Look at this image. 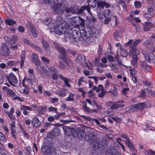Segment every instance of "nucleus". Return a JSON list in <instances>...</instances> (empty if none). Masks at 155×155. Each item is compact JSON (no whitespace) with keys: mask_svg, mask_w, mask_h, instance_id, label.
I'll use <instances>...</instances> for the list:
<instances>
[{"mask_svg":"<svg viewBox=\"0 0 155 155\" xmlns=\"http://www.w3.org/2000/svg\"><path fill=\"white\" fill-rule=\"evenodd\" d=\"M53 3L54 5L51 8L55 14H60L65 10L66 11L67 5L66 1H62L58 3V0H55Z\"/></svg>","mask_w":155,"mask_h":155,"instance_id":"f257e3e1","label":"nucleus"},{"mask_svg":"<svg viewBox=\"0 0 155 155\" xmlns=\"http://www.w3.org/2000/svg\"><path fill=\"white\" fill-rule=\"evenodd\" d=\"M73 32V35L72 34V30L68 28L65 29V31L64 33L65 39L66 41H69L71 43H74L75 41H77L79 40V38L78 36V34L77 32Z\"/></svg>","mask_w":155,"mask_h":155,"instance_id":"f03ea898","label":"nucleus"},{"mask_svg":"<svg viewBox=\"0 0 155 155\" xmlns=\"http://www.w3.org/2000/svg\"><path fill=\"white\" fill-rule=\"evenodd\" d=\"M41 150L43 153L42 155H58L56 153L55 148L51 145L43 146Z\"/></svg>","mask_w":155,"mask_h":155,"instance_id":"7ed1b4c3","label":"nucleus"},{"mask_svg":"<svg viewBox=\"0 0 155 155\" xmlns=\"http://www.w3.org/2000/svg\"><path fill=\"white\" fill-rule=\"evenodd\" d=\"M142 41V40L141 39H137L136 40L134 43L131 44L133 42V40L132 39H130L127 42L124 44V45L125 46L128 47L130 45V49L129 51V52L130 53H132V54L134 52L139 51L137 49L136 46Z\"/></svg>","mask_w":155,"mask_h":155,"instance_id":"20e7f679","label":"nucleus"},{"mask_svg":"<svg viewBox=\"0 0 155 155\" xmlns=\"http://www.w3.org/2000/svg\"><path fill=\"white\" fill-rule=\"evenodd\" d=\"M53 45L55 49L60 52V57L63 60V61L66 63L67 56L66 54V51L64 48L57 42H54Z\"/></svg>","mask_w":155,"mask_h":155,"instance_id":"39448f33","label":"nucleus"},{"mask_svg":"<svg viewBox=\"0 0 155 155\" xmlns=\"http://www.w3.org/2000/svg\"><path fill=\"white\" fill-rule=\"evenodd\" d=\"M0 51L1 54L4 56H8L10 52L8 47L4 43L2 44Z\"/></svg>","mask_w":155,"mask_h":155,"instance_id":"423d86ee","label":"nucleus"},{"mask_svg":"<svg viewBox=\"0 0 155 155\" xmlns=\"http://www.w3.org/2000/svg\"><path fill=\"white\" fill-rule=\"evenodd\" d=\"M7 79L8 82L12 86H15L14 84H17L18 81L16 76L13 74H10L7 77Z\"/></svg>","mask_w":155,"mask_h":155,"instance_id":"0eeeda50","label":"nucleus"},{"mask_svg":"<svg viewBox=\"0 0 155 155\" xmlns=\"http://www.w3.org/2000/svg\"><path fill=\"white\" fill-rule=\"evenodd\" d=\"M31 61L35 64L37 68H39L40 66V63L38 56L34 53H33L31 55Z\"/></svg>","mask_w":155,"mask_h":155,"instance_id":"6e6552de","label":"nucleus"},{"mask_svg":"<svg viewBox=\"0 0 155 155\" xmlns=\"http://www.w3.org/2000/svg\"><path fill=\"white\" fill-rule=\"evenodd\" d=\"M79 133L82 137H83L85 136L84 138L87 141L90 140L92 136L91 134L88 132L86 134L85 130L83 129H81L80 130Z\"/></svg>","mask_w":155,"mask_h":155,"instance_id":"1a4fd4ad","label":"nucleus"},{"mask_svg":"<svg viewBox=\"0 0 155 155\" xmlns=\"http://www.w3.org/2000/svg\"><path fill=\"white\" fill-rule=\"evenodd\" d=\"M134 54L132 56V59L131 61L132 64L134 66V67H136L137 66V61L138 60L137 56L139 54V51L134 52Z\"/></svg>","mask_w":155,"mask_h":155,"instance_id":"9d476101","label":"nucleus"},{"mask_svg":"<svg viewBox=\"0 0 155 155\" xmlns=\"http://www.w3.org/2000/svg\"><path fill=\"white\" fill-rule=\"evenodd\" d=\"M107 15L109 16H111L112 14L110 12L109 9H107L104 11V14L101 12H98L97 13V15L99 18L100 19H103L107 16Z\"/></svg>","mask_w":155,"mask_h":155,"instance_id":"9b49d317","label":"nucleus"},{"mask_svg":"<svg viewBox=\"0 0 155 155\" xmlns=\"http://www.w3.org/2000/svg\"><path fill=\"white\" fill-rule=\"evenodd\" d=\"M124 102L123 101H119L116 102L115 103H114L113 105L111 106L110 108L111 109H117L119 108L123 107L124 106V104H123Z\"/></svg>","mask_w":155,"mask_h":155,"instance_id":"f8f14e48","label":"nucleus"},{"mask_svg":"<svg viewBox=\"0 0 155 155\" xmlns=\"http://www.w3.org/2000/svg\"><path fill=\"white\" fill-rule=\"evenodd\" d=\"M65 29L63 28L62 25H59L55 27L54 31L57 34L60 35L64 33Z\"/></svg>","mask_w":155,"mask_h":155,"instance_id":"ddd939ff","label":"nucleus"},{"mask_svg":"<svg viewBox=\"0 0 155 155\" xmlns=\"http://www.w3.org/2000/svg\"><path fill=\"white\" fill-rule=\"evenodd\" d=\"M42 44L45 53L47 55L49 54L51 52V49L49 45L47 42L44 40H43L42 41Z\"/></svg>","mask_w":155,"mask_h":155,"instance_id":"4468645a","label":"nucleus"},{"mask_svg":"<svg viewBox=\"0 0 155 155\" xmlns=\"http://www.w3.org/2000/svg\"><path fill=\"white\" fill-rule=\"evenodd\" d=\"M89 35L88 37L90 38H97L99 37L98 32L96 30V29L93 28L89 32Z\"/></svg>","mask_w":155,"mask_h":155,"instance_id":"2eb2a0df","label":"nucleus"},{"mask_svg":"<svg viewBox=\"0 0 155 155\" xmlns=\"http://www.w3.org/2000/svg\"><path fill=\"white\" fill-rule=\"evenodd\" d=\"M78 8V6L74 5L70 8H66V13H76Z\"/></svg>","mask_w":155,"mask_h":155,"instance_id":"dca6fc26","label":"nucleus"},{"mask_svg":"<svg viewBox=\"0 0 155 155\" xmlns=\"http://www.w3.org/2000/svg\"><path fill=\"white\" fill-rule=\"evenodd\" d=\"M43 22L49 27H51V28L54 27V20L50 18L45 19L43 21Z\"/></svg>","mask_w":155,"mask_h":155,"instance_id":"f3484780","label":"nucleus"},{"mask_svg":"<svg viewBox=\"0 0 155 155\" xmlns=\"http://www.w3.org/2000/svg\"><path fill=\"white\" fill-rule=\"evenodd\" d=\"M98 6L99 8L103 9L104 7L106 8H108L110 7V4L105 1H101L97 3Z\"/></svg>","mask_w":155,"mask_h":155,"instance_id":"a211bd4d","label":"nucleus"},{"mask_svg":"<svg viewBox=\"0 0 155 155\" xmlns=\"http://www.w3.org/2000/svg\"><path fill=\"white\" fill-rule=\"evenodd\" d=\"M68 92V91L67 90L62 88L58 91H57L56 93L59 96L62 97H64L66 95Z\"/></svg>","mask_w":155,"mask_h":155,"instance_id":"6ab92c4d","label":"nucleus"},{"mask_svg":"<svg viewBox=\"0 0 155 155\" xmlns=\"http://www.w3.org/2000/svg\"><path fill=\"white\" fill-rule=\"evenodd\" d=\"M91 7V6L89 5L82 6L79 10H78L77 13H78V14H81L85 10H87L88 12H90Z\"/></svg>","mask_w":155,"mask_h":155,"instance_id":"aec40b11","label":"nucleus"},{"mask_svg":"<svg viewBox=\"0 0 155 155\" xmlns=\"http://www.w3.org/2000/svg\"><path fill=\"white\" fill-rule=\"evenodd\" d=\"M76 62L83 64L85 61V57L83 55H79L76 59Z\"/></svg>","mask_w":155,"mask_h":155,"instance_id":"412c9836","label":"nucleus"},{"mask_svg":"<svg viewBox=\"0 0 155 155\" xmlns=\"http://www.w3.org/2000/svg\"><path fill=\"white\" fill-rule=\"evenodd\" d=\"M20 109L21 110H24L23 111V114L25 115L28 114V112L27 110H31L32 109L31 107H28L23 105H21Z\"/></svg>","mask_w":155,"mask_h":155,"instance_id":"4be33fe9","label":"nucleus"},{"mask_svg":"<svg viewBox=\"0 0 155 155\" xmlns=\"http://www.w3.org/2000/svg\"><path fill=\"white\" fill-rule=\"evenodd\" d=\"M32 125L35 127H37L41 125V121L37 117H35L31 121Z\"/></svg>","mask_w":155,"mask_h":155,"instance_id":"5701e85b","label":"nucleus"},{"mask_svg":"<svg viewBox=\"0 0 155 155\" xmlns=\"http://www.w3.org/2000/svg\"><path fill=\"white\" fill-rule=\"evenodd\" d=\"M30 29L31 33L34 37L37 38L38 36V30L33 25H30Z\"/></svg>","mask_w":155,"mask_h":155,"instance_id":"b1692460","label":"nucleus"},{"mask_svg":"<svg viewBox=\"0 0 155 155\" xmlns=\"http://www.w3.org/2000/svg\"><path fill=\"white\" fill-rule=\"evenodd\" d=\"M134 106L135 111L143 109L145 107V104L143 103H139L134 105Z\"/></svg>","mask_w":155,"mask_h":155,"instance_id":"393cba45","label":"nucleus"},{"mask_svg":"<svg viewBox=\"0 0 155 155\" xmlns=\"http://www.w3.org/2000/svg\"><path fill=\"white\" fill-rule=\"evenodd\" d=\"M59 78L63 80L65 84L68 87H70L71 86L69 84V81H71V80L69 79H68L67 78L64 77L61 75H59Z\"/></svg>","mask_w":155,"mask_h":155,"instance_id":"a878e982","label":"nucleus"},{"mask_svg":"<svg viewBox=\"0 0 155 155\" xmlns=\"http://www.w3.org/2000/svg\"><path fill=\"white\" fill-rule=\"evenodd\" d=\"M18 40V36L15 35H14L12 36L10 40H9L10 41L8 42V44L10 45H12L14 44Z\"/></svg>","mask_w":155,"mask_h":155,"instance_id":"bb28decb","label":"nucleus"},{"mask_svg":"<svg viewBox=\"0 0 155 155\" xmlns=\"http://www.w3.org/2000/svg\"><path fill=\"white\" fill-rule=\"evenodd\" d=\"M29 45L37 51H39L40 53H42L43 51L41 48L39 47L31 42L29 43Z\"/></svg>","mask_w":155,"mask_h":155,"instance_id":"cd10ccee","label":"nucleus"},{"mask_svg":"<svg viewBox=\"0 0 155 155\" xmlns=\"http://www.w3.org/2000/svg\"><path fill=\"white\" fill-rule=\"evenodd\" d=\"M46 111V107L40 106L38 109L37 112L38 114L41 115L43 114Z\"/></svg>","mask_w":155,"mask_h":155,"instance_id":"c85d7f7f","label":"nucleus"},{"mask_svg":"<svg viewBox=\"0 0 155 155\" xmlns=\"http://www.w3.org/2000/svg\"><path fill=\"white\" fill-rule=\"evenodd\" d=\"M56 20L57 23L60 24V25L63 24L65 23V21L63 20L61 16H58L57 17Z\"/></svg>","mask_w":155,"mask_h":155,"instance_id":"c756f323","label":"nucleus"},{"mask_svg":"<svg viewBox=\"0 0 155 155\" xmlns=\"http://www.w3.org/2000/svg\"><path fill=\"white\" fill-rule=\"evenodd\" d=\"M21 66L22 67L23 66L25 58V53L24 51H22L21 54Z\"/></svg>","mask_w":155,"mask_h":155,"instance_id":"7c9ffc66","label":"nucleus"},{"mask_svg":"<svg viewBox=\"0 0 155 155\" xmlns=\"http://www.w3.org/2000/svg\"><path fill=\"white\" fill-rule=\"evenodd\" d=\"M69 96L66 98V100L67 101H73L74 100V97L75 95L71 92L69 93Z\"/></svg>","mask_w":155,"mask_h":155,"instance_id":"2f4dec72","label":"nucleus"},{"mask_svg":"<svg viewBox=\"0 0 155 155\" xmlns=\"http://www.w3.org/2000/svg\"><path fill=\"white\" fill-rule=\"evenodd\" d=\"M149 61H148L149 63H152L155 64V56L153 53H150L149 54Z\"/></svg>","mask_w":155,"mask_h":155,"instance_id":"473e14b6","label":"nucleus"},{"mask_svg":"<svg viewBox=\"0 0 155 155\" xmlns=\"http://www.w3.org/2000/svg\"><path fill=\"white\" fill-rule=\"evenodd\" d=\"M5 22L7 25H14L16 23L15 21L10 19H6Z\"/></svg>","mask_w":155,"mask_h":155,"instance_id":"72a5a7b5","label":"nucleus"},{"mask_svg":"<svg viewBox=\"0 0 155 155\" xmlns=\"http://www.w3.org/2000/svg\"><path fill=\"white\" fill-rule=\"evenodd\" d=\"M126 112L129 113L135 111L134 105L127 107L126 108Z\"/></svg>","mask_w":155,"mask_h":155,"instance_id":"f704fd0d","label":"nucleus"},{"mask_svg":"<svg viewBox=\"0 0 155 155\" xmlns=\"http://www.w3.org/2000/svg\"><path fill=\"white\" fill-rule=\"evenodd\" d=\"M52 131L55 137L59 135L60 133V129L58 128H55Z\"/></svg>","mask_w":155,"mask_h":155,"instance_id":"c9c22d12","label":"nucleus"},{"mask_svg":"<svg viewBox=\"0 0 155 155\" xmlns=\"http://www.w3.org/2000/svg\"><path fill=\"white\" fill-rule=\"evenodd\" d=\"M14 109L13 108H11L10 111L8 112V116L11 119H14L15 118V117L14 116H13L12 115L14 113Z\"/></svg>","mask_w":155,"mask_h":155,"instance_id":"e433bc0d","label":"nucleus"},{"mask_svg":"<svg viewBox=\"0 0 155 155\" xmlns=\"http://www.w3.org/2000/svg\"><path fill=\"white\" fill-rule=\"evenodd\" d=\"M111 16H109L107 15V16L105 17V19H104V23L105 24H108L111 21V18L110 17Z\"/></svg>","mask_w":155,"mask_h":155,"instance_id":"4c0bfd02","label":"nucleus"},{"mask_svg":"<svg viewBox=\"0 0 155 155\" xmlns=\"http://www.w3.org/2000/svg\"><path fill=\"white\" fill-rule=\"evenodd\" d=\"M125 143L126 144L127 146L129 148L131 149H134V147L133 145L130 142V139L128 140V141H125Z\"/></svg>","mask_w":155,"mask_h":155,"instance_id":"58836bf2","label":"nucleus"},{"mask_svg":"<svg viewBox=\"0 0 155 155\" xmlns=\"http://www.w3.org/2000/svg\"><path fill=\"white\" fill-rule=\"evenodd\" d=\"M7 93L8 95L11 97H13L15 95V93L12 90L10 89L8 90Z\"/></svg>","mask_w":155,"mask_h":155,"instance_id":"ea45409f","label":"nucleus"},{"mask_svg":"<svg viewBox=\"0 0 155 155\" xmlns=\"http://www.w3.org/2000/svg\"><path fill=\"white\" fill-rule=\"evenodd\" d=\"M76 19L78 21V19H79V21H81L80 23V25L82 27H84V26L85 21L84 19L81 18V17H79L76 18Z\"/></svg>","mask_w":155,"mask_h":155,"instance_id":"a19ab883","label":"nucleus"},{"mask_svg":"<svg viewBox=\"0 0 155 155\" xmlns=\"http://www.w3.org/2000/svg\"><path fill=\"white\" fill-rule=\"evenodd\" d=\"M21 132L23 134V136L27 138H29V135L27 132H26L22 127H21Z\"/></svg>","mask_w":155,"mask_h":155,"instance_id":"79ce46f5","label":"nucleus"},{"mask_svg":"<svg viewBox=\"0 0 155 155\" xmlns=\"http://www.w3.org/2000/svg\"><path fill=\"white\" fill-rule=\"evenodd\" d=\"M57 108L52 106L49 107L48 108V111L49 112H55V113H57Z\"/></svg>","mask_w":155,"mask_h":155,"instance_id":"37998d69","label":"nucleus"},{"mask_svg":"<svg viewBox=\"0 0 155 155\" xmlns=\"http://www.w3.org/2000/svg\"><path fill=\"white\" fill-rule=\"evenodd\" d=\"M47 136L48 137L51 139L55 137L52 131L48 132L47 134Z\"/></svg>","mask_w":155,"mask_h":155,"instance_id":"c03bdc74","label":"nucleus"},{"mask_svg":"<svg viewBox=\"0 0 155 155\" xmlns=\"http://www.w3.org/2000/svg\"><path fill=\"white\" fill-rule=\"evenodd\" d=\"M134 4L135 7L137 8H139L141 6V3L139 1H135L134 2Z\"/></svg>","mask_w":155,"mask_h":155,"instance_id":"a18cd8bd","label":"nucleus"},{"mask_svg":"<svg viewBox=\"0 0 155 155\" xmlns=\"http://www.w3.org/2000/svg\"><path fill=\"white\" fill-rule=\"evenodd\" d=\"M106 92L104 90H101V92H99L98 94L99 97L102 98L105 95Z\"/></svg>","mask_w":155,"mask_h":155,"instance_id":"49530a36","label":"nucleus"},{"mask_svg":"<svg viewBox=\"0 0 155 155\" xmlns=\"http://www.w3.org/2000/svg\"><path fill=\"white\" fill-rule=\"evenodd\" d=\"M130 73L131 75V77L134 76L136 75L137 73V71L134 69H132L130 70Z\"/></svg>","mask_w":155,"mask_h":155,"instance_id":"de8ad7c7","label":"nucleus"},{"mask_svg":"<svg viewBox=\"0 0 155 155\" xmlns=\"http://www.w3.org/2000/svg\"><path fill=\"white\" fill-rule=\"evenodd\" d=\"M91 15V17H89L88 19L91 21H92L93 22L95 23L96 21V20L95 18L92 15L91 13V12H89Z\"/></svg>","mask_w":155,"mask_h":155,"instance_id":"09e8293b","label":"nucleus"},{"mask_svg":"<svg viewBox=\"0 0 155 155\" xmlns=\"http://www.w3.org/2000/svg\"><path fill=\"white\" fill-rule=\"evenodd\" d=\"M109 150H110L109 153L110 154H113L114 152H115L116 151V149L114 147L112 146L109 149Z\"/></svg>","mask_w":155,"mask_h":155,"instance_id":"8fccbe9b","label":"nucleus"},{"mask_svg":"<svg viewBox=\"0 0 155 155\" xmlns=\"http://www.w3.org/2000/svg\"><path fill=\"white\" fill-rule=\"evenodd\" d=\"M112 118L115 121L119 122L122 121V119L119 117H112Z\"/></svg>","mask_w":155,"mask_h":155,"instance_id":"3c124183","label":"nucleus"},{"mask_svg":"<svg viewBox=\"0 0 155 155\" xmlns=\"http://www.w3.org/2000/svg\"><path fill=\"white\" fill-rule=\"evenodd\" d=\"M0 140L3 141H6V140L4 134L1 132H0Z\"/></svg>","mask_w":155,"mask_h":155,"instance_id":"603ef678","label":"nucleus"},{"mask_svg":"<svg viewBox=\"0 0 155 155\" xmlns=\"http://www.w3.org/2000/svg\"><path fill=\"white\" fill-rule=\"evenodd\" d=\"M59 67L62 69H65L66 68V66L65 64L61 62H60L59 63Z\"/></svg>","mask_w":155,"mask_h":155,"instance_id":"864d4df0","label":"nucleus"},{"mask_svg":"<svg viewBox=\"0 0 155 155\" xmlns=\"http://www.w3.org/2000/svg\"><path fill=\"white\" fill-rule=\"evenodd\" d=\"M150 29V27L147 24H146L143 25V30L144 31H149Z\"/></svg>","mask_w":155,"mask_h":155,"instance_id":"5fc2aeb1","label":"nucleus"},{"mask_svg":"<svg viewBox=\"0 0 155 155\" xmlns=\"http://www.w3.org/2000/svg\"><path fill=\"white\" fill-rule=\"evenodd\" d=\"M28 72L30 74H31V79H32L34 78V75L33 74V72L34 71L32 69L30 68L28 70Z\"/></svg>","mask_w":155,"mask_h":155,"instance_id":"6e6d98bb","label":"nucleus"},{"mask_svg":"<svg viewBox=\"0 0 155 155\" xmlns=\"http://www.w3.org/2000/svg\"><path fill=\"white\" fill-rule=\"evenodd\" d=\"M121 137L122 138H123L125 139H127V140H123V141L125 142V141H128V140L130 139L126 135L124 134H122L121 135Z\"/></svg>","mask_w":155,"mask_h":155,"instance_id":"4d7b16f0","label":"nucleus"},{"mask_svg":"<svg viewBox=\"0 0 155 155\" xmlns=\"http://www.w3.org/2000/svg\"><path fill=\"white\" fill-rule=\"evenodd\" d=\"M18 29L19 31L21 32H23L25 30L24 28L21 26H19L18 28Z\"/></svg>","mask_w":155,"mask_h":155,"instance_id":"13d9d810","label":"nucleus"},{"mask_svg":"<svg viewBox=\"0 0 155 155\" xmlns=\"http://www.w3.org/2000/svg\"><path fill=\"white\" fill-rule=\"evenodd\" d=\"M41 60L46 64H49V60L45 57H42L41 58Z\"/></svg>","mask_w":155,"mask_h":155,"instance_id":"bf43d9fd","label":"nucleus"},{"mask_svg":"<svg viewBox=\"0 0 155 155\" xmlns=\"http://www.w3.org/2000/svg\"><path fill=\"white\" fill-rule=\"evenodd\" d=\"M107 59L110 62H113L114 61V58L110 55L108 56Z\"/></svg>","mask_w":155,"mask_h":155,"instance_id":"052dcab7","label":"nucleus"},{"mask_svg":"<svg viewBox=\"0 0 155 155\" xmlns=\"http://www.w3.org/2000/svg\"><path fill=\"white\" fill-rule=\"evenodd\" d=\"M118 2L121 5L123 8H125V5L123 0H119Z\"/></svg>","mask_w":155,"mask_h":155,"instance_id":"680f3d73","label":"nucleus"},{"mask_svg":"<svg viewBox=\"0 0 155 155\" xmlns=\"http://www.w3.org/2000/svg\"><path fill=\"white\" fill-rule=\"evenodd\" d=\"M50 70L52 72H58L57 70L54 67H50Z\"/></svg>","mask_w":155,"mask_h":155,"instance_id":"e2e57ef3","label":"nucleus"},{"mask_svg":"<svg viewBox=\"0 0 155 155\" xmlns=\"http://www.w3.org/2000/svg\"><path fill=\"white\" fill-rule=\"evenodd\" d=\"M15 64V62L13 61H10L7 63L8 65L10 66H13Z\"/></svg>","mask_w":155,"mask_h":155,"instance_id":"0e129e2a","label":"nucleus"},{"mask_svg":"<svg viewBox=\"0 0 155 155\" xmlns=\"http://www.w3.org/2000/svg\"><path fill=\"white\" fill-rule=\"evenodd\" d=\"M109 66L111 68V70L113 71L116 70L117 68L116 65L113 64H110Z\"/></svg>","mask_w":155,"mask_h":155,"instance_id":"69168bd1","label":"nucleus"},{"mask_svg":"<svg viewBox=\"0 0 155 155\" xmlns=\"http://www.w3.org/2000/svg\"><path fill=\"white\" fill-rule=\"evenodd\" d=\"M51 78L54 80H57L58 78V76L56 74H53L51 75Z\"/></svg>","mask_w":155,"mask_h":155,"instance_id":"338daca9","label":"nucleus"},{"mask_svg":"<svg viewBox=\"0 0 155 155\" xmlns=\"http://www.w3.org/2000/svg\"><path fill=\"white\" fill-rule=\"evenodd\" d=\"M31 148L30 147H28L25 148V151L26 152V154L28 155H29L30 153Z\"/></svg>","mask_w":155,"mask_h":155,"instance_id":"774afa93","label":"nucleus"}]
</instances>
